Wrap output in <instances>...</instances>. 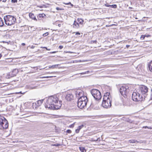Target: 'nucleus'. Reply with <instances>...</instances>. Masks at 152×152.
<instances>
[{"mask_svg":"<svg viewBox=\"0 0 152 152\" xmlns=\"http://www.w3.org/2000/svg\"><path fill=\"white\" fill-rule=\"evenodd\" d=\"M45 101V107L50 109H58L61 107V101H58L56 96H53L44 99Z\"/></svg>","mask_w":152,"mask_h":152,"instance_id":"obj_1","label":"nucleus"},{"mask_svg":"<svg viewBox=\"0 0 152 152\" xmlns=\"http://www.w3.org/2000/svg\"><path fill=\"white\" fill-rule=\"evenodd\" d=\"M111 101L112 98L110 93L108 92L105 93L102 104V106L106 108H110L111 106Z\"/></svg>","mask_w":152,"mask_h":152,"instance_id":"obj_2","label":"nucleus"},{"mask_svg":"<svg viewBox=\"0 0 152 152\" xmlns=\"http://www.w3.org/2000/svg\"><path fill=\"white\" fill-rule=\"evenodd\" d=\"M137 90L134 91L132 94V99L136 102L141 101L144 99L143 96L141 95L140 93H139Z\"/></svg>","mask_w":152,"mask_h":152,"instance_id":"obj_3","label":"nucleus"},{"mask_svg":"<svg viewBox=\"0 0 152 152\" xmlns=\"http://www.w3.org/2000/svg\"><path fill=\"white\" fill-rule=\"evenodd\" d=\"M91 93L95 100L99 101L101 99L102 96L101 93L98 90L92 89L91 91Z\"/></svg>","mask_w":152,"mask_h":152,"instance_id":"obj_4","label":"nucleus"},{"mask_svg":"<svg viewBox=\"0 0 152 152\" xmlns=\"http://www.w3.org/2000/svg\"><path fill=\"white\" fill-rule=\"evenodd\" d=\"M139 91V93H140L141 95L143 96V98L145 99V98L148 95V88L145 86H142L140 87L139 88L137 89Z\"/></svg>","mask_w":152,"mask_h":152,"instance_id":"obj_5","label":"nucleus"},{"mask_svg":"<svg viewBox=\"0 0 152 152\" xmlns=\"http://www.w3.org/2000/svg\"><path fill=\"white\" fill-rule=\"evenodd\" d=\"M129 91V87L126 85L122 86L120 89V92L121 94L124 97H126L127 94Z\"/></svg>","mask_w":152,"mask_h":152,"instance_id":"obj_6","label":"nucleus"},{"mask_svg":"<svg viewBox=\"0 0 152 152\" xmlns=\"http://www.w3.org/2000/svg\"><path fill=\"white\" fill-rule=\"evenodd\" d=\"M0 125L4 128L8 127L9 124L7 120L3 116H0Z\"/></svg>","mask_w":152,"mask_h":152,"instance_id":"obj_7","label":"nucleus"},{"mask_svg":"<svg viewBox=\"0 0 152 152\" xmlns=\"http://www.w3.org/2000/svg\"><path fill=\"white\" fill-rule=\"evenodd\" d=\"M98 101L95 99L92 101L90 105V106L95 109H99Z\"/></svg>","mask_w":152,"mask_h":152,"instance_id":"obj_8","label":"nucleus"},{"mask_svg":"<svg viewBox=\"0 0 152 152\" xmlns=\"http://www.w3.org/2000/svg\"><path fill=\"white\" fill-rule=\"evenodd\" d=\"M88 101L86 100L83 101H78L77 105L78 107L80 109L84 107L87 104Z\"/></svg>","mask_w":152,"mask_h":152,"instance_id":"obj_9","label":"nucleus"},{"mask_svg":"<svg viewBox=\"0 0 152 152\" xmlns=\"http://www.w3.org/2000/svg\"><path fill=\"white\" fill-rule=\"evenodd\" d=\"M84 92L83 91L80 89H78L75 92V94L77 97L78 98L83 96L84 95Z\"/></svg>","mask_w":152,"mask_h":152,"instance_id":"obj_10","label":"nucleus"},{"mask_svg":"<svg viewBox=\"0 0 152 152\" xmlns=\"http://www.w3.org/2000/svg\"><path fill=\"white\" fill-rule=\"evenodd\" d=\"M4 19L6 25H10V15H7L4 17Z\"/></svg>","mask_w":152,"mask_h":152,"instance_id":"obj_11","label":"nucleus"},{"mask_svg":"<svg viewBox=\"0 0 152 152\" xmlns=\"http://www.w3.org/2000/svg\"><path fill=\"white\" fill-rule=\"evenodd\" d=\"M73 96L72 94L69 93L67 94L66 96V99L68 101H70L73 99Z\"/></svg>","mask_w":152,"mask_h":152,"instance_id":"obj_12","label":"nucleus"},{"mask_svg":"<svg viewBox=\"0 0 152 152\" xmlns=\"http://www.w3.org/2000/svg\"><path fill=\"white\" fill-rule=\"evenodd\" d=\"M16 21V18L14 16L10 15V26L14 24Z\"/></svg>","mask_w":152,"mask_h":152,"instance_id":"obj_13","label":"nucleus"},{"mask_svg":"<svg viewBox=\"0 0 152 152\" xmlns=\"http://www.w3.org/2000/svg\"><path fill=\"white\" fill-rule=\"evenodd\" d=\"M86 100V101H88L87 98L86 96H85L83 95V96H82V97L78 98V101H85Z\"/></svg>","mask_w":152,"mask_h":152,"instance_id":"obj_14","label":"nucleus"},{"mask_svg":"<svg viewBox=\"0 0 152 152\" xmlns=\"http://www.w3.org/2000/svg\"><path fill=\"white\" fill-rule=\"evenodd\" d=\"M29 17L31 18L32 19L35 20L36 21H37V19L36 18L35 16H34V14L32 13H30L29 14Z\"/></svg>","mask_w":152,"mask_h":152,"instance_id":"obj_15","label":"nucleus"},{"mask_svg":"<svg viewBox=\"0 0 152 152\" xmlns=\"http://www.w3.org/2000/svg\"><path fill=\"white\" fill-rule=\"evenodd\" d=\"M79 27V25L78 23H77L75 21L73 24V27L75 28H78Z\"/></svg>","mask_w":152,"mask_h":152,"instance_id":"obj_16","label":"nucleus"},{"mask_svg":"<svg viewBox=\"0 0 152 152\" xmlns=\"http://www.w3.org/2000/svg\"><path fill=\"white\" fill-rule=\"evenodd\" d=\"M83 126H84L83 125L78 126V128L75 130L76 133H78L80 130L83 127Z\"/></svg>","mask_w":152,"mask_h":152,"instance_id":"obj_17","label":"nucleus"},{"mask_svg":"<svg viewBox=\"0 0 152 152\" xmlns=\"http://www.w3.org/2000/svg\"><path fill=\"white\" fill-rule=\"evenodd\" d=\"M18 72V70L17 69H14L12 71V72L13 74V75H12V77H14L16 75L17 73Z\"/></svg>","mask_w":152,"mask_h":152,"instance_id":"obj_18","label":"nucleus"},{"mask_svg":"<svg viewBox=\"0 0 152 152\" xmlns=\"http://www.w3.org/2000/svg\"><path fill=\"white\" fill-rule=\"evenodd\" d=\"M148 66L150 70L152 72V61L149 63Z\"/></svg>","mask_w":152,"mask_h":152,"instance_id":"obj_19","label":"nucleus"},{"mask_svg":"<svg viewBox=\"0 0 152 152\" xmlns=\"http://www.w3.org/2000/svg\"><path fill=\"white\" fill-rule=\"evenodd\" d=\"M44 100H39L37 102H36L37 103V105L38 106H39L41 105L42 104V103L43 101Z\"/></svg>","mask_w":152,"mask_h":152,"instance_id":"obj_20","label":"nucleus"},{"mask_svg":"<svg viewBox=\"0 0 152 152\" xmlns=\"http://www.w3.org/2000/svg\"><path fill=\"white\" fill-rule=\"evenodd\" d=\"M39 18H45L46 17V15L44 13L40 14H39Z\"/></svg>","mask_w":152,"mask_h":152,"instance_id":"obj_21","label":"nucleus"},{"mask_svg":"<svg viewBox=\"0 0 152 152\" xmlns=\"http://www.w3.org/2000/svg\"><path fill=\"white\" fill-rule=\"evenodd\" d=\"M79 148L81 152H86V150L85 149V148L83 147H79Z\"/></svg>","mask_w":152,"mask_h":152,"instance_id":"obj_22","label":"nucleus"},{"mask_svg":"<svg viewBox=\"0 0 152 152\" xmlns=\"http://www.w3.org/2000/svg\"><path fill=\"white\" fill-rule=\"evenodd\" d=\"M32 107L33 108L36 109L38 107V106L37 105V103H34L32 104Z\"/></svg>","mask_w":152,"mask_h":152,"instance_id":"obj_23","label":"nucleus"},{"mask_svg":"<svg viewBox=\"0 0 152 152\" xmlns=\"http://www.w3.org/2000/svg\"><path fill=\"white\" fill-rule=\"evenodd\" d=\"M77 20L78 22L81 24H82L83 22V20L81 18H78Z\"/></svg>","mask_w":152,"mask_h":152,"instance_id":"obj_24","label":"nucleus"},{"mask_svg":"<svg viewBox=\"0 0 152 152\" xmlns=\"http://www.w3.org/2000/svg\"><path fill=\"white\" fill-rule=\"evenodd\" d=\"M129 142H130V143H136V142H139V141H138L137 140H130L129 141Z\"/></svg>","mask_w":152,"mask_h":152,"instance_id":"obj_25","label":"nucleus"},{"mask_svg":"<svg viewBox=\"0 0 152 152\" xmlns=\"http://www.w3.org/2000/svg\"><path fill=\"white\" fill-rule=\"evenodd\" d=\"M4 24L2 20L1 19V18H0V26L1 27L3 26Z\"/></svg>","mask_w":152,"mask_h":152,"instance_id":"obj_26","label":"nucleus"},{"mask_svg":"<svg viewBox=\"0 0 152 152\" xmlns=\"http://www.w3.org/2000/svg\"><path fill=\"white\" fill-rule=\"evenodd\" d=\"M58 66V64H56V65H53L52 66H49V68H55V67H57Z\"/></svg>","mask_w":152,"mask_h":152,"instance_id":"obj_27","label":"nucleus"},{"mask_svg":"<svg viewBox=\"0 0 152 152\" xmlns=\"http://www.w3.org/2000/svg\"><path fill=\"white\" fill-rule=\"evenodd\" d=\"M146 36V35H142L140 37V39L143 40Z\"/></svg>","mask_w":152,"mask_h":152,"instance_id":"obj_28","label":"nucleus"},{"mask_svg":"<svg viewBox=\"0 0 152 152\" xmlns=\"http://www.w3.org/2000/svg\"><path fill=\"white\" fill-rule=\"evenodd\" d=\"M117 5L116 4H113L112 5H110V7L113 8H116L117 7Z\"/></svg>","mask_w":152,"mask_h":152,"instance_id":"obj_29","label":"nucleus"},{"mask_svg":"<svg viewBox=\"0 0 152 152\" xmlns=\"http://www.w3.org/2000/svg\"><path fill=\"white\" fill-rule=\"evenodd\" d=\"M49 34V33L48 32H46L43 35V36L44 37H46L47 36H48Z\"/></svg>","mask_w":152,"mask_h":152,"instance_id":"obj_30","label":"nucleus"},{"mask_svg":"<svg viewBox=\"0 0 152 152\" xmlns=\"http://www.w3.org/2000/svg\"><path fill=\"white\" fill-rule=\"evenodd\" d=\"M25 93H22L21 91H20L18 92H15V93H13V94H24Z\"/></svg>","mask_w":152,"mask_h":152,"instance_id":"obj_31","label":"nucleus"},{"mask_svg":"<svg viewBox=\"0 0 152 152\" xmlns=\"http://www.w3.org/2000/svg\"><path fill=\"white\" fill-rule=\"evenodd\" d=\"M56 9L57 10H63V9L60 8L58 7H56Z\"/></svg>","mask_w":152,"mask_h":152,"instance_id":"obj_32","label":"nucleus"},{"mask_svg":"<svg viewBox=\"0 0 152 152\" xmlns=\"http://www.w3.org/2000/svg\"><path fill=\"white\" fill-rule=\"evenodd\" d=\"M17 0H12L11 2L12 3H15L17 2Z\"/></svg>","mask_w":152,"mask_h":152,"instance_id":"obj_33","label":"nucleus"},{"mask_svg":"<svg viewBox=\"0 0 152 152\" xmlns=\"http://www.w3.org/2000/svg\"><path fill=\"white\" fill-rule=\"evenodd\" d=\"M53 76H47V77H42V78H48L49 77H53Z\"/></svg>","mask_w":152,"mask_h":152,"instance_id":"obj_34","label":"nucleus"},{"mask_svg":"<svg viewBox=\"0 0 152 152\" xmlns=\"http://www.w3.org/2000/svg\"><path fill=\"white\" fill-rule=\"evenodd\" d=\"M66 132L68 133H70L71 132V131L69 129H68L66 131Z\"/></svg>","mask_w":152,"mask_h":152,"instance_id":"obj_35","label":"nucleus"},{"mask_svg":"<svg viewBox=\"0 0 152 152\" xmlns=\"http://www.w3.org/2000/svg\"><path fill=\"white\" fill-rule=\"evenodd\" d=\"M88 72H89L88 71H86V72H84L82 73H81V74L82 75H83V74H87V73H88Z\"/></svg>","mask_w":152,"mask_h":152,"instance_id":"obj_36","label":"nucleus"},{"mask_svg":"<svg viewBox=\"0 0 152 152\" xmlns=\"http://www.w3.org/2000/svg\"><path fill=\"white\" fill-rule=\"evenodd\" d=\"M151 99L152 100V88L151 89Z\"/></svg>","mask_w":152,"mask_h":152,"instance_id":"obj_37","label":"nucleus"},{"mask_svg":"<svg viewBox=\"0 0 152 152\" xmlns=\"http://www.w3.org/2000/svg\"><path fill=\"white\" fill-rule=\"evenodd\" d=\"M143 127L144 128H148L150 129H152V128H151V127H148L146 126H144Z\"/></svg>","mask_w":152,"mask_h":152,"instance_id":"obj_38","label":"nucleus"},{"mask_svg":"<svg viewBox=\"0 0 152 152\" xmlns=\"http://www.w3.org/2000/svg\"><path fill=\"white\" fill-rule=\"evenodd\" d=\"M63 48V46H61V45H60V46H59L58 48H59V49H62Z\"/></svg>","mask_w":152,"mask_h":152,"instance_id":"obj_39","label":"nucleus"},{"mask_svg":"<svg viewBox=\"0 0 152 152\" xmlns=\"http://www.w3.org/2000/svg\"><path fill=\"white\" fill-rule=\"evenodd\" d=\"M105 5L107 7H110V5H108L107 4H105Z\"/></svg>","mask_w":152,"mask_h":152,"instance_id":"obj_40","label":"nucleus"},{"mask_svg":"<svg viewBox=\"0 0 152 152\" xmlns=\"http://www.w3.org/2000/svg\"><path fill=\"white\" fill-rule=\"evenodd\" d=\"M68 4V5L70 4L71 6H73V5L72 4H71V3H70V2L69 3H67V4Z\"/></svg>","mask_w":152,"mask_h":152,"instance_id":"obj_41","label":"nucleus"},{"mask_svg":"<svg viewBox=\"0 0 152 152\" xmlns=\"http://www.w3.org/2000/svg\"><path fill=\"white\" fill-rule=\"evenodd\" d=\"M74 124H72V125H70L69 126L70 127H72V128H73V127H74Z\"/></svg>","mask_w":152,"mask_h":152,"instance_id":"obj_42","label":"nucleus"},{"mask_svg":"<svg viewBox=\"0 0 152 152\" xmlns=\"http://www.w3.org/2000/svg\"><path fill=\"white\" fill-rule=\"evenodd\" d=\"M59 145V144H54L53 145V146H58Z\"/></svg>","mask_w":152,"mask_h":152,"instance_id":"obj_43","label":"nucleus"},{"mask_svg":"<svg viewBox=\"0 0 152 152\" xmlns=\"http://www.w3.org/2000/svg\"><path fill=\"white\" fill-rule=\"evenodd\" d=\"M35 47V46L33 45H32L31 47V49H34Z\"/></svg>","mask_w":152,"mask_h":152,"instance_id":"obj_44","label":"nucleus"},{"mask_svg":"<svg viewBox=\"0 0 152 152\" xmlns=\"http://www.w3.org/2000/svg\"><path fill=\"white\" fill-rule=\"evenodd\" d=\"M80 34V33L78 32H77L75 34L76 35H79Z\"/></svg>","mask_w":152,"mask_h":152,"instance_id":"obj_45","label":"nucleus"},{"mask_svg":"<svg viewBox=\"0 0 152 152\" xmlns=\"http://www.w3.org/2000/svg\"><path fill=\"white\" fill-rule=\"evenodd\" d=\"M56 51H53V52H50V53H56Z\"/></svg>","mask_w":152,"mask_h":152,"instance_id":"obj_46","label":"nucleus"},{"mask_svg":"<svg viewBox=\"0 0 152 152\" xmlns=\"http://www.w3.org/2000/svg\"><path fill=\"white\" fill-rule=\"evenodd\" d=\"M93 42V43H96V40H95V41H92V42Z\"/></svg>","mask_w":152,"mask_h":152,"instance_id":"obj_47","label":"nucleus"},{"mask_svg":"<svg viewBox=\"0 0 152 152\" xmlns=\"http://www.w3.org/2000/svg\"><path fill=\"white\" fill-rule=\"evenodd\" d=\"M21 45L23 46H24L25 45V43H22Z\"/></svg>","mask_w":152,"mask_h":152,"instance_id":"obj_48","label":"nucleus"},{"mask_svg":"<svg viewBox=\"0 0 152 152\" xmlns=\"http://www.w3.org/2000/svg\"><path fill=\"white\" fill-rule=\"evenodd\" d=\"M126 47L127 48H128L130 46V45H126Z\"/></svg>","mask_w":152,"mask_h":152,"instance_id":"obj_49","label":"nucleus"},{"mask_svg":"<svg viewBox=\"0 0 152 152\" xmlns=\"http://www.w3.org/2000/svg\"><path fill=\"white\" fill-rule=\"evenodd\" d=\"M100 139L99 138H98L96 140V141H100Z\"/></svg>","mask_w":152,"mask_h":152,"instance_id":"obj_50","label":"nucleus"},{"mask_svg":"<svg viewBox=\"0 0 152 152\" xmlns=\"http://www.w3.org/2000/svg\"><path fill=\"white\" fill-rule=\"evenodd\" d=\"M150 36V35H146V36H145V37H149Z\"/></svg>","mask_w":152,"mask_h":152,"instance_id":"obj_51","label":"nucleus"},{"mask_svg":"<svg viewBox=\"0 0 152 152\" xmlns=\"http://www.w3.org/2000/svg\"><path fill=\"white\" fill-rule=\"evenodd\" d=\"M41 48H45L46 49H47V47H41Z\"/></svg>","mask_w":152,"mask_h":152,"instance_id":"obj_52","label":"nucleus"},{"mask_svg":"<svg viewBox=\"0 0 152 152\" xmlns=\"http://www.w3.org/2000/svg\"><path fill=\"white\" fill-rule=\"evenodd\" d=\"M10 60L11 59H12V60H11V61H12L14 59H12V58H10Z\"/></svg>","mask_w":152,"mask_h":152,"instance_id":"obj_53","label":"nucleus"},{"mask_svg":"<svg viewBox=\"0 0 152 152\" xmlns=\"http://www.w3.org/2000/svg\"><path fill=\"white\" fill-rule=\"evenodd\" d=\"M7 0H3L2 1L3 2H5Z\"/></svg>","mask_w":152,"mask_h":152,"instance_id":"obj_54","label":"nucleus"},{"mask_svg":"<svg viewBox=\"0 0 152 152\" xmlns=\"http://www.w3.org/2000/svg\"><path fill=\"white\" fill-rule=\"evenodd\" d=\"M47 50H50V49H48L47 48V49H46Z\"/></svg>","mask_w":152,"mask_h":152,"instance_id":"obj_55","label":"nucleus"},{"mask_svg":"<svg viewBox=\"0 0 152 152\" xmlns=\"http://www.w3.org/2000/svg\"><path fill=\"white\" fill-rule=\"evenodd\" d=\"M1 57H2V55L1 54H0V59L1 58Z\"/></svg>","mask_w":152,"mask_h":152,"instance_id":"obj_56","label":"nucleus"},{"mask_svg":"<svg viewBox=\"0 0 152 152\" xmlns=\"http://www.w3.org/2000/svg\"><path fill=\"white\" fill-rule=\"evenodd\" d=\"M132 8L131 7H129V9H132Z\"/></svg>","mask_w":152,"mask_h":152,"instance_id":"obj_57","label":"nucleus"},{"mask_svg":"<svg viewBox=\"0 0 152 152\" xmlns=\"http://www.w3.org/2000/svg\"><path fill=\"white\" fill-rule=\"evenodd\" d=\"M55 72H51V73H54Z\"/></svg>","mask_w":152,"mask_h":152,"instance_id":"obj_58","label":"nucleus"},{"mask_svg":"<svg viewBox=\"0 0 152 152\" xmlns=\"http://www.w3.org/2000/svg\"><path fill=\"white\" fill-rule=\"evenodd\" d=\"M12 94H13V93H10V95Z\"/></svg>","mask_w":152,"mask_h":152,"instance_id":"obj_59","label":"nucleus"},{"mask_svg":"<svg viewBox=\"0 0 152 152\" xmlns=\"http://www.w3.org/2000/svg\"><path fill=\"white\" fill-rule=\"evenodd\" d=\"M8 78H9V76H8Z\"/></svg>","mask_w":152,"mask_h":152,"instance_id":"obj_60","label":"nucleus"},{"mask_svg":"<svg viewBox=\"0 0 152 152\" xmlns=\"http://www.w3.org/2000/svg\"><path fill=\"white\" fill-rule=\"evenodd\" d=\"M2 0H0V1H1Z\"/></svg>","mask_w":152,"mask_h":152,"instance_id":"obj_61","label":"nucleus"}]
</instances>
